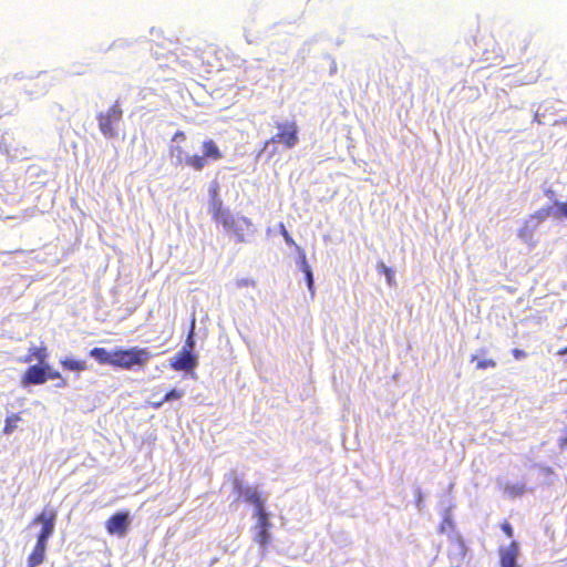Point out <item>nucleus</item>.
<instances>
[{
	"label": "nucleus",
	"mask_w": 567,
	"mask_h": 567,
	"mask_svg": "<svg viewBox=\"0 0 567 567\" xmlns=\"http://www.w3.org/2000/svg\"><path fill=\"white\" fill-rule=\"evenodd\" d=\"M203 155H188L184 159V164L195 171H202L208 161H219L223 153L214 140H206L202 144Z\"/></svg>",
	"instance_id": "nucleus-5"
},
{
	"label": "nucleus",
	"mask_w": 567,
	"mask_h": 567,
	"mask_svg": "<svg viewBox=\"0 0 567 567\" xmlns=\"http://www.w3.org/2000/svg\"><path fill=\"white\" fill-rule=\"evenodd\" d=\"M471 361L476 362L477 370L494 369L497 365L496 361L493 358L478 359L477 355L475 354L471 357Z\"/></svg>",
	"instance_id": "nucleus-20"
},
{
	"label": "nucleus",
	"mask_w": 567,
	"mask_h": 567,
	"mask_svg": "<svg viewBox=\"0 0 567 567\" xmlns=\"http://www.w3.org/2000/svg\"><path fill=\"white\" fill-rule=\"evenodd\" d=\"M444 524H447L450 527L452 526V520L450 518H445L444 522L440 525L439 532L444 533Z\"/></svg>",
	"instance_id": "nucleus-33"
},
{
	"label": "nucleus",
	"mask_w": 567,
	"mask_h": 567,
	"mask_svg": "<svg viewBox=\"0 0 567 567\" xmlns=\"http://www.w3.org/2000/svg\"><path fill=\"white\" fill-rule=\"evenodd\" d=\"M183 395H184V392L182 390L172 389L164 395L163 401L166 402V401H172V400H179Z\"/></svg>",
	"instance_id": "nucleus-26"
},
{
	"label": "nucleus",
	"mask_w": 567,
	"mask_h": 567,
	"mask_svg": "<svg viewBox=\"0 0 567 567\" xmlns=\"http://www.w3.org/2000/svg\"><path fill=\"white\" fill-rule=\"evenodd\" d=\"M565 122L567 123V120Z\"/></svg>",
	"instance_id": "nucleus-37"
},
{
	"label": "nucleus",
	"mask_w": 567,
	"mask_h": 567,
	"mask_svg": "<svg viewBox=\"0 0 567 567\" xmlns=\"http://www.w3.org/2000/svg\"><path fill=\"white\" fill-rule=\"evenodd\" d=\"M90 355L94 358L100 364H110L113 367V351L109 352L104 348H93L90 351Z\"/></svg>",
	"instance_id": "nucleus-16"
},
{
	"label": "nucleus",
	"mask_w": 567,
	"mask_h": 567,
	"mask_svg": "<svg viewBox=\"0 0 567 567\" xmlns=\"http://www.w3.org/2000/svg\"><path fill=\"white\" fill-rule=\"evenodd\" d=\"M501 529L504 532V534H505L508 538H512V537L514 536V529H513L512 525L509 524V522L504 520V522L501 524Z\"/></svg>",
	"instance_id": "nucleus-28"
},
{
	"label": "nucleus",
	"mask_w": 567,
	"mask_h": 567,
	"mask_svg": "<svg viewBox=\"0 0 567 567\" xmlns=\"http://www.w3.org/2000/svg\"><path fill=\"white\" fill-rule=\"evenodd\" d=\"M60 364L62 368L69 370V371H78L82 372L87 369L86 362L83 360H75V359H63L60 361Z\"/></svg>",
	"instance_id": "nucleus-17"
},
{
	"label": "nucleus",
	"mask_w": 567,
	"mask_h": 567,
	"mask_svg": "<svg viewBox=\"0 0 567 567\" xmlns=\"http://www.w3.org/2000/svg\"><path fill=\"white\" fill-rule=\"evenodd\" d=\"M505 492L512 497L522 496L525 493V486L522 484L506 485Z\"/></svg>",
	"instance_id": "nucleus-25"
},
{
	"label": "nucleus",
	"mask_w": 567,
	"mask_h": 567,
	"mask_svg": "<svg viewBox=\"0 0 567 567\" xmlns=\"http://www.w3.org/2000/svg\"><path fill=\"white\" fill-rule=\"evenodd\" d=\"M553 207H554V218H556V219L566 218L567 219V203L555 202Z\"/></svg>",
	"instance_id": "nucleus-22"
},
{
	"label": "nucleus",
	"mask_w": 567,
	"mask_h": 567,
	"mask_svg": "<svg viewBox=\"0 0 567 567\" xmlns=\"http://www.w3.org/2000/svg\"><path fill=\"white\" fill-rule=\"evenodd\" d=\"M255 540L257 544H259L261 547L267 546L270 543V534L269 530L264 529H257V533L255 535Z\"/></svg>",
	"instance_id": "nucleus-23"
},
{
	"label": "nucleus",
	"mask_w": 567,
	"mask_h": 567,
	"mask_svg": "<svg viewBox=\"0 0 567 567\" xmlns=\"http://www.w3.org/2000/svg\"><path fill=\"white\" fill-rule=\"evenodd\" d=\"M276 133L270 137L267 144L282 145L291 150L299 143V126L296 121H284L275 123Z\"/></svg>",
	"instance_id": "nucleus-4"
},
{
	"label": "nucleus",
	"mask_w": 567,
	"mask_h": 567,
	"mask_svg": "<svg viewBox=\"0 0 567 567\" xmlns=\"http://www.w3.org/2000/svg\"><path fill=\"white\" fill-rule=\"evenodd\" d=\"M47 370H49L48 364H33L25 369L23 374L21 375V384L22 386L43 384L47 382Z\"/></svg>",
	"instance_id": "nucleus-7"
},
{
	"label": "nucleus",
	"mask_w": 567,
	"mask_h": 567,
	"mask_svg": "<svg viewBox=\"0 0 567 567\" xmlns=\"http://www.w3.org/2000/svg\"><path fill=\"white\" fill-rule=\"evenodd\" d=\"M198 56L205 66L210 69L220 66V60L217 58L216 47L213 44H206L203 48H199Z\"/></svg>",
	"instance_id": "nucleus-12"
},
{
	"label": "nucleus",
	"mask_w": 567,
	"mask_h": 567,
	"mask_svg": "<svg viewBox=\"0 0 567 567\" xmlns=\"http://www.w3.org/2000/svg\"><path fill=\"white\" fill-rule=\"evenodd\" d=\"M548 217H554V207L553 206H546L542 207L540 209L536 210L529 216V219H535L537 223H542L546 220Z\"/></svg>",
	"instance_id": "nucleus-18"
},
{
	"label": "nucleus",
	"mask_w": 567,
	"mask_h": 567,
	"mask_svg": "<svg viewBox=\"0 0 567 567\" xmlns=\"http://www.w3.org/2000/svg\"><path fill=\"white\" fill-rule=\"evenodd\" d=\"M237 286L238 287H254L255 286V281L252 279H240L237 281Z\"/></svg>",
	"instance_id": "nucleus-31"
},
{
	"label": "nucleus",
	"mask_w": 567,
	"mask_h": 567,
	"mask_svg": "<svg viewBox=\"0 0 567 567\" xmlns=\"http://www.w3.org/2000/svg\"><path fill=\"white\" fill-rule=\"evenodd\" d=\"M512 354L516 360L524 359L527 357V353L524 350L520 349H513Z\"/></svg>",
	"instance_id": "nucleus-30"
},
{
	"label": "nucleus",
	"mask_w": 567,
	"mask_h": 567,
	"mask_svg": "<svg viewBox=\"0 0 567 567\" xmlns=\"http://www.w3.org/2000/svg\"><path fill=\"white\" fill-rule=\"evenodd\" d=\"M499 567H519V545L516 540H512L506 547L498 548Z\"/></svg>",
	"instance_id": "nucleus-8"
},
{
	"label": "nucleus",
	"mask_w": 567,
	"mask_h": 567,
	"mask_svg": "<svg viewBox=\"0 0 567 567\" xmlns=\"http://www.w3.org/2000/svg\"><path fill=\"white\" fill-rule=\"evenodd\" d=\"M255 517L257 518V529L269 530L271 523L269 522V515L265 508L260 509L259 512H255Z\"/></svg>",
	"instance_id": "nucleus-19"
},
{
	"label": "nucleus",
	"mask_w": 567,
	"mask_h": 567,
	"mask_svg": "<svg viewBox=\"0 0 567 567\" xmlns=\"http://www.w3.org/2000/svg\"><path fill=\"white\" fill-rule=\"evenodd\" d=\"M48 349L45 346L31 347L29 353L21 360L24 363L37 360L38 364H47Z\"/></svg>",
	"instance_id": "nucleus-13"
},
{
	"label": "nucleus",
	"mask_w": 567,
	"mask_h": 567,
	"mask_svg": "<svg viewBox=\"0 0 567 567\" xmlns=\"http://www.w3.org/2000/svg\"><path fill=\"white\" fill-rule=\"evenodd\" d=\"M196 364V357L187 349L181 350L171 362V367L175 371H190Z\"/></svg>",
	"instance_id": "nucleus-10"
},
{
	"label": "nucleus",
	"mask_w": 567,
	"mask_h": 567,
	"mask_svg": "<svg viewBox=\"0 0 567 567\" xmlns=\"http://www.w3.org/2000/svg\"><path fill=\"white\" fill-rule=\"evenodd\" d=\"M164 402H165V401H163V399H162L161 401L155 400V402H150V405H151L153 409L157 410V409H159V408L163 405V403H164Z\"/></svg>",
	"instance_id": "nucleus-32"
},
{
	"label": "nucleus",
	"mask_w": 567,
	"mask_h": 567,
	"mask_svg": "<svg viewBox=\"0 0 567 567\" xmlns=\"http://www.w3.org/2000/svg\"><path fill=\"white\" fill-rule=\"evenodd\" d=\"M378 269L385 275L386 281L390 286H393L395 284L394 271L391 268H389L384 262L380 261L378 264Z\"/></svg>",
	"instance_id": "nucleus-24"
},
{
	"label": "nucleus",
	"mask_w": 567,
	"mask_h": 567,
	"mask_svg": "<svg viewBox=\"0 0 567 567\" xmlns=\"http://www.w3.org/2000/svg\"><path fill=\"white\" fill-rule=\"evenodd\" d=\"M68 385V382H66V379L62 377V379H60V382L56 384V386L59 388H65Z\"/></svg>",
	"instance_id": "nucleus-34"
},
{
	"label": "nucleus",
	"mask_w": 567,
	"mask_h": 567,
	"mask_svg": "<svg viewBox=\"0 0 567 567\" xmlns=\"http://www.w3.org/2000/svg\"><path fill=\"white\" fill-rule=\"evenodd\" d=\"M235 491L244 498L245 502L254 505L256 512L264 509V501L256 488L243 487L239 483H236Z\"/></svg>",
	"instance_id": "nucleus-11"
},
{
	"label": "nucleus",
	"mask_w": 567,
	"mask_h": 567,
	"mask_svg": "<svg viewBox=\"0 0 567 567\" xmlns=\"http://www.w3.org/2000/svg\"><path fill=\"white\" fill-rule=\"evenodd\" d=\"M55 519L56 512L47 507L32 518L31 524H41V530L37 537L35 546L28 556V567H38L44 561L48 540L54 533Z\"/></svg>",
	"instance_id": "nucleus-1"
},
{
	"label": "nucleus",
	"mask_w": 567,
	"mask_h": 567,
	"mask_svg": "<svg viewBox=\"0 0 567 567\" xmlns=\"http://www.w3.org/2000/svg\"><path fill=\"white\" fill-rule=\"evenodd\" d=\"M56 379L58 380L62 379V374L59 371H54L49 368V370H47V381L48 380H56Z\"/></svg>",
	"instance_id": "nucleus-29"
},
{
	"label": "nucleus",
	"mask_w": 567,
	"mask_h": 567,
	"mask_svg": "<svg viewBox=\"0 0 567 567\" xmlns=\"http://www.w3.org/2000/svg\"><path fill=\"white\" fill-rule=\"evenodd\" d=\"M175 137L182 138V137H184V133L183 132H177L175 134Z\"/></svg>",
	"instance_id": "nucleus-36"
},
{
	"label": "nucleus",
	"mask_w": 567,
	"mask_h": 567,
	"mask_svg": "<svg viewBox=\"0 0 567 567\" xmlns=\"http://www.w3.org/2000/svg\"><path fill=\"white\" fill-rule=\"evenodd\" d=\"M281 235L285 239V241L289 245V246H292L297 249V251L299 252V249H301L297 244L296 241L293 240V238L290 236V234L288 233V230L285 228L284 225H281Z\"/></svg>",
	"instance_id": "nucleus-27"
},
{
	"label": "nucleus",
	"mask_w": 567,
	"mask_h": 567,
	"mask_svg": "<svg viewBox=\"0 0 567 567\" xmlns=\"http://www.w3.org/2000/svg\"><path fill=\"white\" fill-rule=\"evenodd\" d=\"M209 197H210L209 210L212 213V216H215L225 209L223 207V202L219 199L218 185L216 183L214 185H212L209 188Z\"/></svg>",
	"instance_id": "nucleus-15"
},
{
	"label": "nucleus",
	"mask_w": 567,
	"mask_h": 567,
	"mask_svg": "<svg viewBox=\"0 0 567 567\" xmlns=\"http://www.w3.org/2000/svg\"><path fill=\"white\" fill-rule=\"evenodd\" d=\"M123 117V111L121 109L120 102L115 101L107 111L100 112L96 115L97 124L101 133L107 137L113 138L116 136L117 132L115 130V125H117Z\"/></svg>",
	"instance_id": "nucleus-6"
},
{
	"label": "nucleus",
	"mask_w": 567,
	"mask_h": 567,
	"mask_svg": "<svg viewBox=\"0 0 567 567\" xmlns=\"http://www.w3.org/2000/svg\"><path fill=\"white\" fill-rule=\"evenodd\" d=\"M105 528L111 535L124 536L128 528V514L118 512L113 514L105 523Z\"/></svg>",
	"instance_id": "nucleus-9"
},
{
	"label": "nucleus",
	"mask_w": 567,
	"mask_h": 567,
	"mask_svg": "<svg viewBox=\"0 0 567 567\" xmlns=\"http://www.w3.org/2000/svg\"><path fill=\"white\" fill-rule=\"evenodd\" d=\"M299 266L300 269L303 271L307 280V286L311 295H315V284H313V276L311 268L307 261L306 252L303 249H299Z\"/></svg>",
	"instance_id": "nucleus-14"
},
{
	"label": "nucleus",
	"mask_w": 567,
	"mask_h": 567,
	"mask_svg": "<svg viewBox=\"0 0 567 567\" xmlns=\"http://www.w3.org/2000/svg\"><path fill=\"white\" fill-rule=\"evenodd\" d=\"M213 219L220 224L227 233L233 235L237 241L244 243L252 231V223L249 218L244 216H235L229 209H224L217 215L213 216Z\"/></svg>",
	"instance_id": "nucleus-2"
},
{
	"label": "nucleus",
	"mask_w": 567,
	"mask_h": 567,
	"mask_svg": "<svg viewBox=\"0 0 567 567\" xmlns=\"http://www.w3.org/2000/svg\"><path fill=\"white\" fill-rule=\"evenodd\" d=\"M21 421V416L19 413H13L11 415H9L7 419H6V424H4V427H3V433L9 435L11 434L16 429H17V423Z\"/></svg>",
	"instance_id": "nucleus-21"
},
{
	"label": "nucleus",
	"mask_w": 567,
	"mask_h": 567,
	"mask_svg": "<svg viewBox=\"0 0 567 567\" xmlns=\"http://www.w3.org/2000/svg\"><path fill=\"white\" fill-rule=\"evenodd\" d=\"M187 344H188L189 347H193L192 333H190V334L188 336V338H187Z\"/></svg>",
	"instance_id": "nucleus-35"
},
{
	"label": "nucleus",
	"mask_w": 567,
	"mask_h": 567,
	"mask_svg": "<svg viewBox=\"0 0 567 567\" xmlns=\"http://www.w3.org/2000/svg\"><path fill=\"white\" fill-rule=\"evenodd\" d=\"M151 358V352L145 348H118L113 351V367L124 370H132L133 368H143L147 364Z\"/></svg>",
	"instance_id": "nucleus-3"
}]
</instances>
